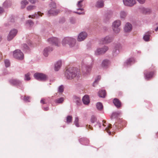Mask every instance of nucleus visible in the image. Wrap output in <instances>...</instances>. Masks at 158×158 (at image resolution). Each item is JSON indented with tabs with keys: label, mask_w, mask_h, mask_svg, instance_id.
I'll list each match as a JSON object with an SVG mask.
<instances>
[{
	"label": "nucleus",
	"mask_w": 158,
	"mask_h": 158,
	"mask_svg": "<svg viewBox=\"0 0 158 158\" xmlns=\"http://www.w3.org/2000/svg\"><path fill=\"white\" fill-rule=\"evenodd\" d=\"M80 70L74 67L69 68L66 69L64 73V76L68 80H72L75 77H79Z\"/></svg>",
	"instance_id": "1"
},
{
	"label": "nucleus",
	"mask_w": 158,
	"mask_h": 158,
	"mask_svg": "<svg viewBox=\"0 0 158 158\" xmlns=\"http://www.w3.org/2000/svg\"><path fill=\"white\" fill-rule=\"evenodd\" d=\"M62 45L64 46L68 45L69 47L73 50H76L79 48L78 45L76 43V40L74 38L66 37L64 38L62 41Z\"/></svg>",
	"instance_id": "2"
},
{
	"label": "nucleus",
	"mask_w": 158,
	"mask_h": 158,
	"mask_svg": "<svg viewBox=\"0 0 158 158\" xmlns=\"http://www.w3.org/2000/svg\"><path fill=\"white\" fill-rule=\"evenodd\" d=\"M91 60L92 62L89 64L84 65L82 64L81 70L84 76H86L89 74L92 70L93 65V61L94 60V59L92 57Z\"/></svg>",
	"instance_id": "3"
},
{
	"label": "nucleus",
	"mask_w": 158,
	"mask_h": 158,
	"mask_svg": "<svg viewBox=\"0 0 158 158\" xmlns=\"http://www.w3.org/2000/svg\"><path fill=\"white\" fill-rule=\"evenodd\" d=\"M121 24V22L119 20H117L114 21L112 25V29L115 33H118L120 31V26Z\"/></svg>",
	"instance_id": "4"
},
{
	"label": "nucleus",
	"mask_w": 158,
	"mask_h": 158,
	"mask_svg": "<svg viewBox=\"0 0 158 158\" xmlns=\"http://www.w3.org/2000/svg\"><path fill=\"white\" fill-rule=\"evenodd\" d=\"M108 49V47L106 46H104L102 48H98L94 51V54L96 56H98L104 54Z\"/></svg>",
	"instance_id": "5"
},
{
	"label": "nucleus",
	"mask_w": 158,
	"mask_h": 158,
	"mask_svg": "<svg viewBox=\"0 0 158 158\" xmlns=\"http://www.w3.org/2000/svg\"><path fill=\"white\" fill-rule=\"evenodd\" d=\"M34 77L35 78L40 81H45L47 79L48 77L46 75L42 73H36L34 74Z\"/></svg>",
	"instance_id": "6"
},
{
	"label": "nucleus",
	"mask_w": 158,
	"mask_h": 158,
	"mask_svg": "<svg viewBox=\"0 0 158 158\" xmlns=\"http://www.w3.org/2000/svg\"><path fill=\"white\" fill-rule=\"evenodd\" d=\"M13 55L14 57L19 60L23 59L24 57L23 53L19 49L16 50L14 51Z\"/></svg>",
	"instance_id": "7"
},
{
	"label": "nucleus",
	"mask_w": 158,
	"mask_h": 158,
	"mask_svg": "<svg viewBox=\"0 0 158 158\" xmlns=\"http://www.w3.org/2000/svg\"><path fill=\"white\" fill-rule=\"evenodd\" d=\"M47 41L49 44L57 46H59L60 44V41L56 37H52L49 38L48 39Z\"/></svg>",
	"instance_id": "8"
},
{
	"label": "nucleus",
	"mask_w": 158,
	"mask_h": 158,
	"mask_svg": "<svg viewBox=\"0 0 158 158\" xmlns=\"http://www.w3.org/2000/svg\"><path fill=\"white\" fill-rule=\"evenodd\" d=\"M114 36L111 35H109L106 36L105 37L102 38L100 41L104 44H108L112 42L114 40Z\"/></svg>",
	"instance_id": "9"
},
{
	"label": "nucleus",
	"mask_w": 158,
	"mask_h": 158,
	"mask_svg": "<svg viewBox=\"0 0 158 158\" xmlns=\"http://www.w3.org/2000/svg\"><path fill=\"white\" fill-rule=\"evenodd\" d=\"M10 84L13 85L19 86H22V81L16 79H12L9 80Z\"/></svg>",
	"instance_id": "10"
},
{
	"label": "nucleus",
	"mask_w": 158,
	"mask_h": 158,
	"mask_svg": "<svg viewBox=\"0 0 158 158\" xmlns=\"http://www.w3.org/2000/svg\"><path fill=\"white\" fill-rule=\"evenodd\" d=\"M17 33V30L16 29L11 30L7 36V40L8 41L11 40L16 35Z\"/></svg>",
	"instance_id": "11"
},
{
	"label": "nucleus",
	"mask_w": 158,
	"mask_h": 158,
	"mask_svg": "<svg viewBox=\"0 0 158 158\" xmlns=\"http://www.w3.org/2000/svg\"><path fill=\"white\" fill-rule=\"evenodd\" d=\"M87 34L85 32H81L78 35L77 37V40L78 41H81L84 40L87 37Z\"/></svg>",
	"instance_id": "12"
},
{
	"label": "nucleus",
	"mask_w": 158,
	"mask_h": 158,
	"mask_svg": "<svg viewBox=\"0 0 158 158\" xmlns=\"http://www.w3.org/2000/svg\"><path fill=\"white\" fill-rule=\"evenodd\" d=\"M123 2L125 6H132L136 3V0H123Z\"/></svg>",
	"instance_id": "13"
},
{
	"label": "nucleus",
	"mask_w": 158,
	"mask_h": 158,
	"mask_svg": "<svg viewBox=\"0 0 158 158\" xmlns=\"http://www.w3.org/2000/svg\"><path fill=\"white\" fill-rule=\"evenodd\" d=\"M135 62V59L133 58H131L127 59L124 63L125 66H130L134 63Z\"/></svg>",
	"instance_id": "14"
},
{
	"label": "nucleus",
	"mask_w": 158,
	"mask_h": 158,
	"mask_svg": "<svg viewBox=\"0 0 158 158\" xmlns=\"http://www.w3.org/2000/svg\"><path fill=\"white\" fill-rule=\"evenodd\" d=\"M144 74L145 79L148 80L152 78L153 75V72H151L148 73L147 70H145L144 71Z\"/></svg>",
	"instance_id": "15"
},
{
	"label": "nucleus",
	"mask_w": 158,
	"mask_h": 158,
	"mask_svg": "<svg viewBox=\"0 0 158 158\" xmlns=\"http://www.w3.org/2000/svg\"><path fill=\"white\" fill-rule=\"evenodd\" d=\"M110 64V61L107 59L103 60L102 62L101 66L104 68H106Z\"/></svg>",
	"instance_id": "16"
},
{
	"label": "nucleus",
	"mask_w": 158,
	"mask_h": 158,
	"mask_svg": "<svg viewBox=\"0 0 158 158\" xmlns=\"http://www.w3.org/2000/svg\"><path fill=\"white\" fill-rule=\"evenodd\" d=\"M11 4L10 0H6L2 4V6L4 8H8L11 6Z\"/></svg>",
	"instance_id": "17"
},
{
	"label": "nucleus",
	"mask_w": 158,
	"mask_h": 158,
	"mask_svg": "<svg viewBox=\"0 0 158 158\" xmlns=\"http://www.w3.org/2000/svg\"><path fill=\"white\" fill-rule=\"evenodd\" d=\"M112 16V13L108 12L106 14L104 17L103 21L105 23H107L111 18Z\"/></svg>",
	"instance_id": "18"
},
{
	"label": "nucleus",
	"mask_w": 158,
	"mask_h": 158,
	"mask_svg": "<svg viewBox=\"0 0 158 158\" xmlns=\"http://www.w3.org/2000/svg\"><path fill=\"white\" fill-rule=\"evenodd\" d=\"M59 12V10L55 9H51L48 12V15L50 16L51 15H56Z\"/></svg>",
	"instance_id": "19"
},
{
	"label": "nucleus",
	"mask_w": 158,
	"mask_h": 158,
	"mask_svg": "<svg viewBox=\"0 0 158 158\" xmlns=\"http://www.w3.org/2000/svg\"><path fill=\"white\" fill-rule=\"evenodd\" d=\"M132 28V26L131 24L127 23H126L124 27V30L125 32L130 31Z\"/></svg>",
	"instance_id": "20"
},
{
	"label": "nucleus",
	"mask_w": 158,
	"mask_h": 158,
	"mask_svg": "<svg viewBox=\"0 0 158 158\" xmlns=\"http://www.w3.org/2000/svg\"><path fill=\"white\" fill-rule=\"evenodd\" d=\"M79 141L81 144L85 145H87L89 142V141L85 138H81L79 139Z\"/></svg>",
	"instance_id": "21"
},
{
	"label": "nucleus",
	"mask_w": 158,
	"mask_h": 158,
	"mask_svg": "<svg viewBox=\"0 0 158 158\" xmlns=\"http://www.w3.org/2000/svg\"><path fill=\"white\" fill-rule=\"evenodd\" d=\"M52 48L50 47H48L45 48L44 49L43 54L44 56L47 57L48 56V52L52 51Z\"/></svg>",
	"instance_id": "22"
},
{
	"label": "nucleus",
	"mask_w": 158,
	"mask_h": 158,
	"mask_svg": "<svg viewBox=\"0 0 158 158\" xmlns=\"http://www.w3.org/2000/svg\"><path fill=\"white\" fill-rule=\"evenodd\" d=\"M82 101L84 104H88L90 102L89 96L87 95H85L82 98Z\"/></svg>",
	"instance_id": "23"
},
{
	"label": "nucleus",
	"mask_w": 158,
	"mask_h": 158,
	"mask_svg": "<svg viewBox=\"0 0 158 158\" xmlns=\"http://www.w3.org/2000/svg\"><path fill=\"white\" fill-rule=\"evenodd\" d=\"M62 65L61 61L59 60L55 64L54 69L56 71H58L60 69Z\"/></svg>",
	"instance_id": "24"
},
{
	"label": "nucleus",
	"mask_w": 158,
	"mask_h": 158,
	"mask_svg": "<svg viewBox=\"0 0 158 158\" xmlns=\"http://www.w3.org/2000/svg\"><path fill=\"white\" fill-rule=\"evenodd\" d=\"M84 0H80L77 3V7H79L77 9V10H81V11H83L84 10V9L83 8H81L83 6L82 2Z\"/></svg>",
	"instance_id": "25"
},
{
	"label": "nucleus",
	"mask_w": 158,
	"mask_h": 158,
	"mask_svg": "<svg viewBox=\"0 0 158 158\" xmlns=\"http://www.w3.org/2000/svg\"><path fill=\"white\" fill-rule=\"evenodd\" d=\"M104 6V1L102 0H100L97 1L95 5L96 7L99 8H102Z\"/></svg>",
	"instance_id": "26"
},
{
	"label": "nucleus",
	"mask_w": 158,
	"mask_h": 158,
	"mask_svg": "<svg viewBox=\"0 0 158 158\" xmlns=\"http://www.w3.org/2000/svg\"><path fill=\"white\" fill-rule=\"evenodd\" d=\"M43 15V13H41L40 12H38L37 13H35L32 15V16L31 15L29 16V18H39L40 16H41L42 15Z\"/></svg>",
	"instance_id": "27"
},
{
	"label": "nucleus",
	"mask_w": 158,
	"mask_h": 158,
	"mask_svg": "<svg viewBox=\"0 0 158 158\" xmlns=\"http://www.w3.org/2000/svg\"><path fill=\"white\" fill-rule=\"evenodd\" d=\"M113 102L114 105L118 108H119L121 106V102L117 98H114Z\"/></svg>",
	"instance_id": "28"
},
{
	"label": "nucleus",
	"mask_w": 158,
	"mask_h": 158,
	"mask_svg": "<svg viewBox=\"0 0 158 158\" xmlns=\"http://www.w3.org/2000/svg\"><path fill=\"white\" fill-rule=\"evenodd\" d=\"M121 114V112L120 111H117L113 112L111 117V119L117 118Z\"/></svg>",
	"instance_id": "29"
},
{
	"label": "nucleus",
	"mask_w": 158,
	"mask_h": 158,
	"mask_svg": "<svg viewBox=\"0 0 158 158\" xmlns=\"http://www.w3.org/2000/svg\"><path fill=\"white\" fill-rule=\"evenodd\" d=\"M98 95L100 97L102 98H105L106 95L105 90L102 89L99 90L98 93Z\"/></svg>",
	"instance_id": "30"
},
{
	"label": "nucleus",
	"mask_w": 158,
	"mask_h": 158,
	"mask_svg": "<svg viewBox=\"0 0 158 158\" xmlns=\"http://www.w3.org/2000/svg\"><path fill=\"white\" fill-rule=\"evenodd\" d=\"M150 33L149 32L146 33L143 37V39L146 41H148L149 40Z\"/></svg>",
	"instance_id": "31"
},
{
	"label": "nucleus",
	"mask_w": 158,
	"mask_h": 158,
	"mask_svg": "<svg viewBox=\"0 0 158 158\" xmlns=\"http://www.w3.org/2000/svg\"><path fill=\"white\" fill-rule=\"evenodd\" d=\"M28 3V1L27 0H23L20 2L21 8L22 9L24 8L26 6Z\"/></svg>",
	"instance_id": "32"
},
{
	"label": "nucleus",
	"mask_w": 158,
	"mask_h": 158,
	"mask_svg": "<svg viewBox=\"0 0 158 158\" xmlns=\"http://www.w3.org/2000/svg\"><path fill=\"white\" fill-rule=\"evenodd\" d=\"M119 51L118 47L116 46L113 49L112 54L113 56H115L119 53Z\"/></svg>",
	"instance_id": "33"
},
{
	"label": "nucleus",
	"mask_w": 158,
	"mask_h": 158,
	"mask_svg": "<svg viewBox=\"0 0 158 158\" xmlns=\"http://www.w3.org/2000/svg\"><path fill=\"white\" fill-rule=\"evenodd\" d=\"M141 11L143 14H149L151 12V10L149 8H141Z\"/></svg>",
	"instance_id": "34"
},
{
	"label": "nucleus",
	"mask_w": 158,
	"mask_h": 158,
	"mask_svg": "<svg viewBox=\"0 0 158 158\" xmlns=\"http://www.w3.org/2000/svg\"><path fill=\"white\" fill-rule=\"evenodd\" d=\"M120 17L121 19H124L127 15V13L124 11H121L120 13Z\"/></svg>",
	"instance_id": "35"
},
{
	"label": "nucleus",
	"mask_w": 158,
	"mask_h": 158,
	"mask_svg": "<svg viewBox=\"0 0 158 158\" xmlns=\"http://www.w3.org/2000/svg\"><path fill=\"white\" fill-rule=\"evenodd\" d=\"M64 98L63 97H61L60 98L56 99L55 100V102L56 103L61 104L63 103L64 101Z\"/></svg>",
	"instance_id": "36"
},
{
	"label": "nucleus",
	"mask_w": 158,
	"mask_h": 158,
	"mask_svg": "<svg viewBox=\"0 0 158 158\" xmlns=\"http://www.w3.org/2000/svg\"><path fill=\"white\" fill-rule=\"evenodd\" d=\"M101 78V76H98L96 77L95 80L93 83V86H95L96 85L98 84V81L100 80Z\"/></svg>",
	"instance_id": "37"
},
{
	"label": "nucleus",
	"mask_w": 158,
	"mask_h": 158,
	"mask_svg": "<svg viewBox=\"0 0 158 158\" xmlns=\"http://www.w3.org/2000/svg\"><path fill=\"white\" fill-rule=\"evenodd\" d=\"M79 118L78 117H76L75 118V120L74 121V124L77 127H79Z\"/></svg>",
	"instance_id": "38"
},
{
	"label": "nucleus",
	"mask_w": 158,
	"mask_h": 158,
	"mask_svg": "<svg viewBox=\"0 0 158 158\" xmlns=\"http://www.w3.org/2000/svg\"><path fill=\"white\" fill-rule=\"evenodd\" d=\"M72 121V117L71 115H68L66 118V122L67 123L69 124L71 123Z\"/></svg>",
	"instance_id": "39"
},
{
	"label": "nucleus",
	"mask_w": 158,
	"mask_h": 158,
	"mask_svg": "<svg viewBox=\"0 0 158 158\" xmlns=\"http://www.w3.org/2000/svg\"><path fill=\"white\" fill-rule=\"evenodd\" d=\"M22 48L23 50L26 52L29 50V47L26 44H24L22 45Z\"/></svg>",
	"instance_id": "40"
},
{
	"label": "nucleus",
	"mask_w": 158,
	"mask_h": 158,
	"mask_svg": "<svg viewBox=\"0 0 158 158\" xmlns=\"http://www.w3.org/2000/svg\"><path fill=\"white\" fill-rule=\"evenodd\" d=\"M96 107L98 110H101L103 108L102 104L101 103L98 102L96 104Z\"/></svg>",
	"instance_id": "41"
},
{
	"label": "nucleus",
	"mask_w": 158,
	"mask_h": 158,
	"mask_svg": "<svg viewBox=\"0 0 158 158\" xmlns=\"http://www.w3.org/2000/svg\"><path fill=\"white\" fill-rule=\"evenodd\" d=\"M64 90V86L61 85L58 88V92L59 93H62L63 92Z\"/></svg>",
	"instance_id": "42"
},
{
	"label": "nucleus",
	"mask_w": 158,
	"mask_h": 158,
	"mask_svg": "<svg viewBox=\"0 0 158 158\" xmlns=\"http://www.w3.org/2000/svg\"><path fill=\"white\" fill-rule=\"evenodd\" d=\"M30 73H27L25 74L24 80L25 81H29L30 80L31 78L30 77Z\"/></svg>",
	"instance_id": "43"
},
{
	"label": "nucleus",
	"mask_w": 158,
	"mask_h": 158,
	"mask_svg": "<svg viewBox=\"0 0 158 158\" xmlns=\"http://www.w3.org/2000/svg\"><path fill=\"white\" fill-rule=\"evenodd\" d=\"M96 121H97V118H96V117L94 115L92 116L91 117V119H90L91 122L92 123H94L95 122H96Z\"/></svg>",
	"instance_id": "44"
},
{
	"label": "nucleus",
	"mask_w": 158,
	"mask_h": 158,
	"mask_svg": "<svg viewBox=\"0 0 158 158\" xmlns=\"http://www.w3.org/2000/svg\"><path fill=\"white\" fill-rule=\"evenodd\" d=\"M26 24L30 27L32 26L34 24L33 22L31 20H29L27 21Z\"/></svg>",
	"instance_id": "45"
},
{
	"label": "nucleus",
	"mask_w": 158,
	"mask_h": 158,
	"mask_svg": "<svg viewBox=\"0 0 158 158\" xmlns=\"http://www.w3.org/2000/svg\"><path fill=\"white\" fill-rule=\"evenodd\" d=\"M4 63L6 67H9L10 65V62L9 60L7 59L5 60Z\"/></svg>",
	"instance_id": "46"
},
{
	"label": "nucleus",
	"mask_w": 158,
	"mask_h": 158,
	"mask_svg": "<svg viewBox=\"0 0 158 158\" xmlns=\"http://www.w3.org/2000/svg\"><path fill=\"white\" fill-rule=\"evenodd\" d=\"M111 125L109 124L106 127V128L105 130L107 132L109 135L111 134V132L109 131V129L111 128Z\"/></svg>",
	"instance_id": "47"
},
{
	"label": "nucleus",
	"mask_w": 158,
	"mask_h": 158,
	"mask_svg": "<svg viewBox=\"0 0 158 158\" xmlns=\"http://www.w3.org/2000/svg\"><path fill=\"white\" fill-rule=\"evenodd\" d=\"M35 8V6L33 5H31L29 6H27V9L28 10H30L33 9H34Z\"/></svg>",
	"instance_id": "48"
},
{
	"label": "nucleus",
	"mask_w": 158,
	"mask_h": 158,
	"mask_svg": "<svg viewBox=\"0 0 158 158\" xmlns=\"http://www.w3.org/2000/svg\"><path fill=\"white\" fill-rule=\"evenodd\" d=\"M50 6L52 8L51 9H55L56 7V5L55 2H52L50 4Z\"/></svg>",
	"instance_id": "49"
},
{
	"label": "nucleus",
	"mask_w": 158,
	"mask_h": 158,
	"mask_svg": "<svg viewBox=\"0 0 158 158\" xmlns=\"http://www.w3.org/2000/svg\"><path fill=\"white\" fill-rule=\"evenodd\" d=\"M65 22V19L64 18H62L59 20V22L60 24H62Z\"/></svg>",
	"instance_id": "50"
},
{
	"label": "nucleus",
	"mask_w": 158,
	"mask_h": 158,
	"mask_svg": "<svg viewBox=\"0 0 158 158\" xmlns=\"http://www.w3.org/2000/svg\"><path fill=\"white\" fill-rule=\"evenodd\" d=\"M70 22L72 24H74L75 22V19L73 18H71L70 19Z\"/></svg>",
	"instance_id": "51"
},
{
	"label": "nucleus",
	"mask_w": 158,
	"mask_h": 158,
	"mask_svg": "<svg viewBox=\"0 0 158 158\" xmlns=\"http://www.w3.org/2000/svg\"><path fill=\"white\" fill-rule=\"evenodd\" d=\"M30 97L28 96H27V97L24 96L23 100L25 102H29L30 101L29 99H30Z\"/></svg>",
	"instance_id": "52"
},
{
	"label": "nucleus",
	"mask_w": 158,
	"mask_h": 158,
	"mask_svg": "<svg viewBox=\"0 0 158 158\" xmlns=\"http://www.w3.org/2000/svg\"><path fill=\"white\" fill-rule=\"evenodd\" d=\"M138 2L141 4H143L145 3L146 0H137Z\"/></svg>",
	"instance_id": "53"
},
{
	"label": "nucleus",
	"mask_w": 158,
	"mask_h": 158,
	"mask_svg": "<svg viewBox=\"0 0 158 158\" xmlns=\"http://www.w3.org/2000/svg\"><path fill=\"white\" fill-rule=\"evenodd\" d=\"M4 11V10L3 8L2 7L0 6V15L3 13Z\"/></svg>",
	"instance_id": "54"
},
{
	"label": "nucleus",
	"mask_w": 158,
	"mask_h": 158,
	"mask_svg": "<svg viewBox=\"0 0 158 158\" xmlns=\"http://www.w3.org/2000/svg\"><path fill=\"white\" fill-rule=\"evenodd\" d=\"M29 1L32 4H34L35 3V0H29Z\"/></svg>",
	"instance_id": "55"
},
{
	"label": "nucleus",
	"mask_w": 158,
	"mask_h": 158,
	"mask_svg": "<svg viewBox=\"0 0 158 158\" xmlns=\"http://www.w3.org/2000/svg\"><path fill=\"white\" fill-rule=\"evenodd\" d=\"M74 13H77V14H78L79 15H81V14H84V12H74Z\"/></svg>",
	"instance_id": "56"
},
{
	"label": "nucleus",
	"mask_w": 158,
	"mask_h": 158,
	"mask_svg": "<svg viewBox=\"0 0 158 158\" xmlns=\"http://www.w3.org/2000/svg\"><path fill=\"white\" fill-rule=\"evenodd\" d=\"M44 99H41V100L40 101V103H42L43 104H45V103L44 101Z\"/></svg>",
	"instance_id": "57"
},
{
	"label": "nucleus",
	"mask_w": 158,
	"mask_h": 158,
	"mask_svg": "<svg viewBox=\"0 0 158 158\" xmlns=\"http://www.w3.org/2000/svg\"><path fill=\"white\" fill-rule=\"evenodd\" d=\"M44 110L47 111L49 109V108L48 107H44L43 108Z\"/></svg>",
	"instance_id": "58"
},
{
	"label": "nucleus",
	"mask_w": 158,
	"mask_h": 158,
	"mask_svg": "<svg viewBox=\"0 0 158 158\" xmlns=\"http://www.w3.org/2000/svg\"><path fill=\"white\" fill-rule=\"evenodd\" d=\"M98 125V126H99V127L100 128H101V124H100V123H99L98 122V123H97V124L96 125Z\"/></svg>",
	"instance_id": "59"
},
{
	"label": "nucleus",
	"mask_w": 158,
	"mask_h": 158,
	"mask_svg": "<svg viewBox=\"0 0 158 158\" xmlns=\"http://www.w3.org/2000/svg\"><path fill=\"white\" fill-rule=\"evenodd\" d=\"M86 127L87 128H89L90 129H92V127H91L90 126V125H87L86 126Z\"/></svg>",
	"instance_id": "60"
},
{
	"label": "nucleus",
	"mask_w": 158,
	"mask_h": 158,
	"mask_svg": "<svg viewBox=\"0 0 158 158\" xmlns=\"http://www.w3.org/2000/svg\"><path fill=\"white\" fill-rule=\"evenodd\" d=\"M10 22H14V19H13V18H12V19H11V20H10Z\"/></svg>",
	"instance_id": "61"
},
{
	"label": "nucleus",
	"mask_w": 158,
	"mask_h": 158,
	"mask_svg": "<svg viewBox=\"0 0 158 158\" xmlns=\"http://www.w3.org/2000/svg\"><path fill=\"white\" fill-rule=\"evenodd\" d=\"M155 31H158V27H157L155 30Z\"/></svg>",
	"instance_id": "62"
},
{
	"label": "nucleus",
	"mask_w": 158,
	"mask_h": 158,
	"mask_svg": "<svg viewBox=\"0 0 158 158\" xmlns=\"http://www.w3.org/2000/svg\"><path fill=\"white\" fill-rule=\"evenodd\" d=\"M2 40V37L0 35V41H1Z\"/></svg>",
	"instance_id": "63"
},
{
	"label": "nucleus",
	"mask_w": 158,
	"mask_h": 158,
	"mask_svg": "<svg viewBox=\"0 0 158 158\" xmlns=\"http://www.w3.org/2000/svg\"><path fill=\"white\" fill-rule=\"evenodd\" d=\"M0 57L1 58V57H2V54H1V53H0Z\"/></svg>",
	"instance_id": "64"
}]
</instances>
